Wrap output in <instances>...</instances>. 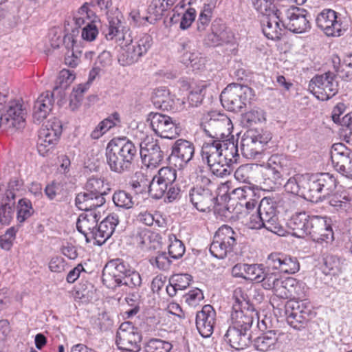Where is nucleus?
<instances>
[{
    "label": "nucleus",
    "instance_id": "ea45409f",
    "mask_svg": "<svg viewBox=\"0 0 352 352\" xmlns=\"http://www.w3.org/2000/svg\"><path fill=\"white\" fill-rule=\"evenodd\" d=\"M69 40L72 43V54L70 60L67 61V66L75 68L80 63L82 51L80 48L82 44V38H81V30L79 28H74L69 34Z\"/></svg>",
    "mask_w": 352,
    "mask_h": 352
},
{
    "label": "nucleus",
    "instance_id": "0eeeda50",
    "mask_svg": "<svg viewBox=\"0 0 352 352\" xmlns=\"http://www.w3.org/2000/svg\"><path fill=\"white\" fill-rule=\"evenodd\" d=\"M279 18L283 19V26L294 33H304L308 32L311 28V13L294 6H285L280 8Z\"/></svg>",
    "mask_w": 352,
    "mask_h": 352
},
{
    "label": "nucleus",
    "instance_id": "f03ea898",
    "mask_svg": "<svg viewBox=\"0 0 352 352\" xmlns=\"http://www.w3.org/2000/svg\"><path fill=\"white\" fill-rule=\"evenodd\" d=\"M66 70L62 69L56 81L52 92L42 93L34 102L32 119L36 124H41L51 112L54 100L57 104L63 106L66 102Z\"/></svg>",
    "mask_w": 352,
    "mask_h": 352
},
{
    "label": "nucleus",
    "instance_id": "4be33fe9",
    "mask_svg": "<svg viewBox=\"0 0 352 352\" xmlns=\"http://www.w3.org/2000/svg\"><path fill=\"white\" fill-rule=\"evenodd\" d=\"M258 211L266 230L278 236L285 235V230L279 223L276 208L274 202L267 198L263 199L258 205Z\"/></svg>",
    "mask_w": 352,
    "mask_h": 352
},
{
    "label": "nucleus",
    "instance_id": "c03bdc74",
    "mask_svg": "<svg viewBox=\"0 0 352 352\" xmlns=\"http://www.w3.org/2000/svg\"><path fill=\"white\" fill-rule=\"evenodd\" d=\"M120 123V114L118 112H114L101 121L91 131L90 136L94 140H98L111 129L118 125Z\"/></svg>",
    "mask_w": 352,
    "mask_h": 352
},
{
    "label": "nucleus",
    "instance_id": "473e14b6",
    "mask_svg": "<svg viewBox=\"0 0 352 352\" xmlns=\"http://www.w3.org/2000/svg\"><path fill=\"white\" fill-rule=\"evenodd\" d=\"M120 222L118 214L116 212L109 214L99 224L95 232L94 239L98 245H103L113 234L116 227Z\"/></svg>",
    "mask_w": 352,
    "mask_h": 352
},
{
    "label": "nucleus",
    "instance_id": "6ab92c4d",
    "mask_svg": "<svg viewBox=\"0 0 352 352\" xmlns=\"http://www.w3.org/2000/svg\"><path fill=\"white\" fill-rule=\"evenodd\" d=\"M308 288L306 285L298 281L296 279L289 277L283 280L282 283L277 291L276 297L273 298L271 303L274 307L275 305L279 306L278 302V300L277 298L295 300H307Z\"/></svg>",
    "mask_w": 352,
    "mask_h": 352
},
{
    "label": "nucleus",
    "instance_id": "bb28decb",
    "mask_svg": "<svg viewBox=\"0 0 352 352\" xmlns=\"http://www.w3.org/2000/svg\"><path fill=\"white\" fill-rule=\"evenodd\" d=\"M19 186L16 180L10 181L8 189L3 191L0 188V221L2 224H9L13 218L15 204V189Z\"/></svg>",
    "mask_w": 352,
    "mask_h": 352
},
{
    "label": "nucleus",
    "instance_id": "58836bf2",
    "mask_svg": "<svg viewBox=\"0 0 352 352\" xmlns=\"http://www.w3.org/2000/svg\"><path fill=\"white\" fill-rule=\"evenodd\" d=\"M283 280L280 273L272 267H270L269 265L267 264L258 283H261L265 289L273 290L276 295Z\"/></svg>",
    "mask_w": 352,
    "mask_h": 352
},
{
    "label": "nucleus",
    "instance_id": "393cba45",
    "mask_svg": "<svg viewBox=\"0 0 352 352\" xmlns=\"http://www.w3.org/2000/svg\"><path fill=\"white\" fill-rule=\"evenodd\" d=\"M316 23L328 36H340L342 34V21L333 10L325 9L320 12L316 18Z\"/></svg>",
    "mask_w": 352,
    "mask_h": 352
},
{
    "label": "nucleus",
    "instance_id": "338daca9",
    "mask_svg": "<svg viewBox=\"0 0 352 352\" xmlns=\"http://www.w3.org/2000/svg\"><path fill=\"white\" fill-rule=\"evenodd\" d=\"M243 120L250 125L265 120V112L260 108H254L243 115Z\"/></svg>",
    "mask_w": 352,
    "mask_h": 352
},
{
    "label": "nucleus",
    "instance_id": "dca6fc26",
    "mask_svg": "<svg viewBox=\"0 0 352 352\" xmlns=\"http://www.w3.org/2000/svg\"><path fill=\"white\" fill-rule=\"evenodd\" d=\"M142 336L138 328L131 322H122L116 333V343L120 349L137 352L141 346Z\"/></svg>",
    "mask_w": 352,
    "mask_h": 352
},
{
    "label": "nucleus",
    "instance_id": "c85d7f7f",
    "mask_svg": "<svg viewBox=\"0 0 352 352\" xmlns=\"http://www.w3.org/2000/svg\"><path fill=\"white\" fill-rule=\"evenodd\" d=\"M266 264L280 274H294L300 269L296 258L282 253H271L267 258Z\"/></svg>",
    "mask_w": 352,
    "mask_h": 352
},
{
    "label": "nucleus",
    "instance_id": "e2e57ef3",
    "mask_svg": "<svg viewBox=\"0 0 352 352\" xmlns=\"http://www.w3.org/2000/svg\"><path fill=\"white\" fill-rule=\"evenodd\" d=\"M206 86L204 84L199 85L197 87L192 89L188 96V102L190 107H197L201 103L204 90Z\"/></svg>",
    "mask_w": 352,
    "mask_h": 352
},
{
    "label": "nucleus",
    "instance_id": "a18cd8bd",
    "mask_svg": "<svg viewBox=\"0 0 352 352\" xmlns=\"http://www.w3.org/2000/svg\"><path fill=\"white\" fill-rule=\"evenodd\" d=\"M59 138L54 136L48 130V126L41 129L37 141V149L41 155L45 156L53 148Z\"/></svg>",
    "mask_w": 352,
    "mask_h": 352
},
{
    "label": "nucleus",
    "instance_id": "3c124183",
    "mask_svg": "<svg viewBox=\"0 0 352 352\" xmlns=\"http://www.w3.org/2000/svg\"><path fill=\"white\" fill-rule=\"evenodd\" d=\"M88 84H79L73 88L70 94L69 106L72 110L79 107L83 98V94L89 89Z\"/></svg>",
    "mask_w": 352,
    "mask_h": 352
},
{
    "label": "nucleus",
    "instance_id": "79ce46f5",
    "mask_svg": "<svg viewBox=\"0 0 352 352\" xmlns=\"http://www.w3.org/2000/svg\"><path fill=\"white\" fill-rule=\"evenodd\" d=\"M127 32L128 30L118 17H111L109 19L108 27L103 31V34L108 41H124Z\"/></svg>",
    "mask_w": 352,
    "mask_h": 352
},
{
    "label": "nucleus",
    "instance_id": "7c9ffc66",
    "mask_svg": "<svg viewBox=\"0 0 352 352\" xmlns=\"http://www.w3.org/2000/svg\"><path fill=\"white\" fill-rule=\"evenodd\" d=\"M224 340L231 347L236 350L244 349L252 342L251 330L236 328L231 325L224 335Z\"/></svg>",
    "mask_w": 352,
    "mask_h": 352
},
{
    "label": "nucleus",
    "instance_id": "052dcab7",
    "mask_svg": "<svg viewBox=\"0 0 352 352\" xmlns=\"http://www.w3.org/2000/svg\"><path fill=\"white\" fill-rule=\"evenodd\" d=\"M326 218L319 216H309L307 223V229L306 236H309L314 241L316 240V235L317 232L323 223Z\"/></svg>",
    "mask_w": 352,
    "mask_h": 352
},
{
    "label": "nucleus",
    "instance_id": "39448f33",
    "mask_svg": "<svg viewBox=\"0 0 352 352\" xmlns=\"http://www.w3.org/2000/svg\"><path fill=\"white\" fill-rule=\"evenodd\" d=\"M253 96L254 91L248 86L232 83L221 91L220 100L227 110L239 112L250 102Z\"/></svg>",
    "mask_w": 352,
    "mask_h": 352
},
{
    "label": "nucleus",
    "instance_id": "2f4dec72",
    "mask_svg": "<svg viewBox=\"0 0 352 352\" xmlns=\"http://www.w3.org/2000/svg\"><path fill=\"white\" fill-rule=\"evenodd\" d=\"M93 210H85L86 213L80 214L76 222L78 231L85 236L87 242L94 239L98 221V215Z\"/></svg>",
    "mask_w": 352,
    "mask_h": 352
},
{
    "label": "nucleus",
    "instance_id": "72a5a7b5",
    "mask_svg": "<svg viewBox=\"0 0 352 352\" xmlns=\"http://www.w3.org/2000/svg\"><path fill=\"white\" fill-rule=\"evenodd\" d=\"M263 34L271 40H280L284 29L283 19L278 17V14H271L263 16L261 21Z\"/></svg>",
    "mask_w": 352,
    "mask_h": 352
},
{
    "label": "nucleus",
    "instance_id": "e433bc0d",
    "mask_svg": "<svg viewBox=\"0 0 352 352\" xmlns=\"http://www.w3.org/2000/svg\"><path fill=\"white\" fill-rule=\"evenodd\" d=\"M177 0H152L148 7V14L146 19L151 23L160 20L164 12L170 10Z\"/></svg>",
    "mask_w": 352,
    "mask_h": 352
},
{
    "label": "nucleus",
    "instance_id": "a878e982",
    "mask_svg": "<svg viewBox=\"0 0 352 352\" xmlns=\"http://www.w3.org/2000/svg\"><path fill=\"white\" fill-rule=\"evenodd\" d=\"M194 154L193 143L184 139H179L171 146L169 161L179 168H182L192 159Z\"/></svg>",
    "mask_w": 352,
    "mask_h": 352
},
{
    "label": "nucleus",
    "instance_id": "49530a36",
    "mask_svg": "<svg viewBox=\"0 0 352 352\" xmlns=\"http://www.w3.org/2000/svg\"><path fill=\"white\" fill-rule=\"evenodd\" d=\"M322 270L325 275L338 276L342 270V265L340 258L333 255H327L323 258Z\"/></svg>",
    "mask_w": 352,
    "mask_h": 352
},
{
    "label": "nucleus",
    "instance_id": "cd10ccee",
    "mask_svg": "<svg viewBox=\"0 0 352 352\" xmlns=\"http://www.w3.org/2000/svg\"><path fill=\"white\" fill-rule=\"evenodd\" d=\"M204 144L209 147L214 146V149L217 150V155L226 160L228 164L232 166L237 163L239 159L238 146L231 138L221 140H208Z\"/></svg>",
    "mask_w": 352,
    "mask_h": 352
},
{
    "label": "nucleus",
    "instance_id": "412c9836",
    "mask_svg": "<svg viewBox=\"0 0 352 352\" xmlns=\"http://www.w3.org/2000/svg\"><path fill=\"white\" fill-rule=\"evenodd\" d=\"M291 160L284 155L274 154L270 157L266 164L267 175L275 185H281L284 178L290 174Z\"/></svg>",
    "mask_w": 352,
    "mask_h": 352
},
{
    "label": "nucleus",
    "instance_id": "774afa93",
    "mask_svg": "<svg viewBox=\"0 0 352 352\" xmlns=\"http://www.w3.org/2000/svg\"><path fill=\"white\" fill-rule=\"evenodd\" d=\"M192 280V276L188 274H175L170 278V283L179 290H184Z\"/></svg>",
    "mask_w": 352,
    "mask_h": 352
},
{
    "label": "nucleus",
    "instance_id": "13d9d810",
    "mask_svg": "<svg viewBox=\"0 0 352 352\" xmlns=\"http://www.w3.org/2000/svg\"><path fill=\"white\" fill-rule=\"evenodd\" d=\"M125 285L131 289L139 288L142 285V278L139 272L130 268L120 283V286Z\"/></svg>",
    "mask_w": 352,
    "mask_h": 352
},
{
    "label": "nucleus",
    "instance_id": "0e129e2a",
    "mask_svg": "<svg viewBox=\"0 0 352 352\" xmlns=\"http://www.w3.org/2000/svg\"><path fill=\"white\" fill-rule=\"evenodd\" d=\"M212 32L207 36V40L210 45L217 46L223 42L228 41L226 33L224 31V26L221 28V30H217L216 28V25L212 24Z\"/></svg>",
    "mask_w": 352,
    "mask_h": 352
},
{
    "label": "nucleus",
    "instance_id": "603ef678",
    "mask_svg": "<svg viewBox=\"0 0 352 352\" xmlns=\"http://www.w3.org/2000/svg\"><path fill=\"white\" fill-rule=\"evenodd\" d=\"M154 177L168 188V186L173 185L175 182L177 172L176 170L173 168L168 166L163 167L158 170L157 174Z\"/></svg>",
    "mask_w": 352,
    "mask_h": 352
},
{
    "label": "nucleus",
    "instance_id": "9d476101",
    "mask_svg": "<svg viewBox=\"0 0 352 352\" xmlns=\"http://www.w3.org/2000/svg\"><path fill=\"white\" fill-rule=\"evenodd\" d=\"M153 44V38L148 34H142L134 40L122 47L118 56V62L122 66L131 65L137 63L146 54Z\"/></svg>",
    "mask_w": 352,
    "mask_h": 352
},
{
    "label": "nucleus",
    "instance_id": "c756f323",
    "mask_svg": "<svg viewBox=\"0 0 352 352\" xmlns=\"http://www.w3.org/2000/svg\"><path fill=\"white\" fill-rule=\"evenodd\" d=\"M196 327L204 338H209L216 324V311L210 305H204L196 314Z\"/></svg>",
    "mask_w": 352,
    "mask_h": 352
},
{
    "label": "nucleus",
    "instance_id": "bf43d9fd",
    "mask_svg": "<svg viewBox=\"0 0 352 352\" xmlns=\"http://www.w3.org/2000/svg\"><path fill=\"white\" fill-rule=\"evenodd\" d=\"M153 265H155L159 270L167 271L172 264L171 258L166 252H158L157 255L150 260Z\"/></svg>",
    "mask_w": 352,
    "mask_h": 352
},
{
    "label": "nucleus",
    "instance_id": "f704fd0d",
    "mask_svg": "<svg viewBox=\"0 0 352 352\" xmlns=\"http://www.w3.org/2000/svg\"><path fill=\"white\" fill-rule=\"evenodd\" d=\"M309 176L297 174L285 183V190L291 194L300 195L309 200Z\"/></svg>",
    "mask_w": 352,
    "mask_h": 352
},
{
    "label": "nucleus",
    "instance_id": "8fccbe9b",
    "mask_svg": "<svg viewBox=\"0 0 352 352\" xmlns=\"http://www.w3.org/2000/svg\"><path fill=\"white\" fill-rule=\"evenodd\" d=\"M34 213L31 201L25 198L21 199L18 203L16 219L19 223H23Z\"/></svg>",
    "mask_w": 352,
    "mask_h": 352
},
{
    "label": "nucleus",
    "instance_id": "6e6d98bb",
    "mask_svg": "<svg viewBox=\"0 0 352 352\" xmlns=\"http://www.w3.org/2000/svg\"><path fill=\"white\" fill-rule=\"evenodd\" d=\"M316 241L317 243H329L333 241V232L330 224L327 223L325 219L322 223V226L316 232Z\"/></svg>",
    "mask_w": 352,
    "mask_h": 352
},
{
    "label": "nucleus",
    "instance_id": "b1692460",
    "mask_svg": "<svg viewBox=\"0 0 352 352\" xmlns=\"http://www.w3.org/2000/svg\"><path fill=\"white\" fill-rule=\"evenodd\" d=\"M216 151L214 146L209 147L204 143L201 151L202 161L207 164L214 175L219 177H226L231 173V165L217 155Z\"/></svg>",
    "mask_w": 352,
    "mask_h": 352
},
{
    "label": "nucleus",
    "instance_id": "4c0bfd02",
    "mask_svg": "<svg viewBox=\"0 0 352 352\" xmlns=\"http://www.w3.org/2000/svg\"><path fill=\"white\" fill-rule=\"evenodd\" d=\"M309 215L305 212H296L287 221V227L292 230V235L298 238L306 236Z\"/></svg>",
    "mask_w": 352,
    "mask_h": 352
},
{
    "label": "nucleus",
    "instance_id": "69168bd1",
    "mask_svg": "<svg viewBox=\"0 0 352 352\" xmlns=\"http://www.w3.org/2000/svg\"><path fill=\"white\" fill-rule=\"evenodd\" d=\"M18 228L11 227L8 228L4 234L0 236V247L4 250H9L16 237Z\"/></svg>",
    "mask_w": 352,
    "mask_h": 352
},
{
    "label": "nucleus",
    "instance_id": "c9c22d12",
    "mask_svg": "<svg viewBox=\"0 0 352 352\" xmlns=\"http://www.w3.org/2000/svg\"><path fill=\"white\" fill-rule=\"evenodd\" d=\"M152 101L154 106L163 111H172L175 109L176 101L174 96L170 95L169 90L165 87H161L154 90L152 95Z\"/></svg>",
    "mask_w": 352,
    "mask_h": 352
},
{
    "label": "nucleus",
    "instance_id": "de8ad7c7",
    "mask_svg": "<svg viewBox=\"0 0 352 352\" xmlns=\"http://www.w3.org/2000/svg\"><path fill=\"white\" fill-rule=\"evenodd\" d=\"M114 205L120 208L128 210L133 207L134 201L132 195L124 190H117L112 195Z\"/></svg>",
    "mask_w": 352,
    "mask_h": 352
},
{
    "label": "nucleus",
    "instance_id": "5701e85b",
    "mask_svg": "<svg viewBox=\"0 0 352 352\" xmlns=\"http://www.w3.org/2000/svg\"><path fill=\"white\" fill-rule=\"evenodd\" d=\"M140 155L142 163L147 166L156 167L164 157L157 140L146 137L140 144Z\"/></svg>",
    "mask_w": 352,
    "mask_h": 352
},
{
    "label": "nucleus",
    "instance_id": "37998d69",
    "mask_svg": "<svg viewBox=\"0 0 352 352\" xmlns=\"http://www.w3.org/2000/svg\"><path fill=\"white\" fill-rule=\"evenodd\" d=\"M283 0H252L254 8L263 16L273 14H278L279 10L285 5L282 3Z\"/></svg>",
    "mask_w": 352,
    "mask_h": 352
},
{
    "label": "nucleus",
    "instance_id": "a19ab883",
    "mask_svg": "<svg viewBox=\"0 0 352 352\" xmlns=\"http://www.w3.org/2000/svg\"><path fill=\"white\" fill-rule=\"evenodd\" d=\"M352 195L349 190L338 189L329 196V204L336 210L346 211L351 206Z\"/></svg>",
    "mask_w": 352,
    "mask_h": 352
},
{
    "label": "nucleus",
    "instance_id": "4d7b16f0",
    "mask_svg": "<svg viewBox=\"0 0 352 352\" xmlns=\"http://www.w3.org/2000/svg\"><path fill=\"white\" fill-rule=\"evenodd\" d=\"M168 187L166 186L161 181L153 177L148 186L149 195L155 199H160L165 195Z\"/></svg>",
    "mask_w": 352,
    "mask_h": 352
},
{
    "label": "nucleus",
    "instance_id": "ddd939ff",
    "mask_svg": "<svg viewBox=\"0 0 352 352\" xmlns=\"http://www.w3.org/2000/svg\"><path fill=\"white\" fill-rule=\"evenodd\" d=\"M337 179L329 173H321L309 176V200L321 201L331 195L337 187Z\"/></svg>",
    "mask_w": 352,
    "mask_h": 352
},
{
    "label": "nucleus",
    "instance_id": "7ed1b4c3",
    "mask_svg": "<svg viewBox=\"0 0 352 352\" xmlns=\"http://www.w3.org/2000/svg\"><path fill=\"white\" fill-rule=\"evenodd\" d=\"M110 189L105 186L102 177H89L85 184V192L78 193L75 199L76 206L81 210H94L104 204V195Z\"/></svg>",
    "mask_w": 352,
    "mask_h": 352
},
{
    "label": "nucleus",
    "instance_id": "423d86ee",
    "mask_svg": "<svg viewBox=\"0 0 352 352\" xmlns=\"http://www.w3.org/2000/svg\"><path fill=\"white\" fill-rule=\"evenodd\" d=\"M201 126L210 140H221L233 138L232 135L233 124L226 115L214 111L204 115L201 119Z\"/></svg>",
    "mask_w": 352,
    "mask_h": 352
},
{
    "label": "nucleus",
    "instance_id": "09e8293b",
    "mask_svg": "<svg viewBox=\"0 0 352 352\" xmlns=\"http://www.w3.org/2000/svg\"><path fill=\"white\" fill-rule=\"evenodd\" d=\"M333 166L342 176L352 179V153L347 157H340Z\"/></svg>",
    "mask_w": 352,
    "mask_h": 352
},
{
    "label": "nucleus",
    "instance_id": "1a4fd4ad",
    "mask_svg": "<svg viewBox=\"0 0 352 352\" xmlns=\"http://www.w3.org/2000/svg\"><path fill=\"white\" fill-rule=\"evenodd\" d=\"M311 303L307 300H289L285 305L287 323L294 329H305L314 314Z\"/></svg>",
    "mask_w": 352,
    "mask_h": 352
},
{
    "label": "nucleus",
    "instance_id": "f257e3e1",
    "mask_svg": "<svg viewBox=\"0 0 352 352\" xmlns=\"http://www.w3.org/2000/svg\"><path fill=\"white\" fill-rule=\"evenodd\" d=\"M138 148L124 137L113 139L106 148V161L109 169L116 173L123 174L131 170Z\"/></svg>",
    "mask_w": 352,
    "mask_h": 352
},
{
    "label": "nucleus",
    "instance_id": "aec40b11",
    "mask_svg": "<svg viewBox=\"0 0 352 352\" xmlns=\"http://www.w3.org/2000/svg\"><path fill=\"white\" fill-rule=\"evenodd\" d=\"M147 121L153 131L162 138L173 139L179 135V128L172 118L166 115L159 113L148 114Z\"/></svg>",
    "mask_w": 352,
    "mask_h": 352
},
{
    "label": "nucleus",
    "instance_id": "9b49d317",
    "mask_svg": "<svg viewBox=\"0 0 352 352\" xmlns=\"http://www.w3.org/2000/svg\"><path fill=\"white\" fill-rule=\"evenodd\" d=\"M199 180L201 184H197L190 190L188 197L197 210L205 212L215 206L217 196L213 193V185L208 177L201 176Z\"/></svg>",
    "mask_w": 352,
    "mask_h": 352
},
{
    "label": "nucleus",
    "instance_id": "2eb2a0df",
    "mask_svg": "<svg viewBox=\"0 0 352 352\" xmlns=\"http://www.w3.org/2000/svg\"><path fill=\"white\" fill-rule=\"evenodd\" d=\"M268 323H270V320L268 318L258 322L259 329L264 333L254 340L255 349L262 352L278 350L282 345L280 338L284 333L278 331L268 329L270 328Z\"/></svg>",
    "mask_w": 352,
    "mask_h": 352
},
{
    "label": "nucleus",
    "instance_id": "f3484780",
    "mask_svg": "<svg viewBox=\"0 0 352 352\" xmlns=\"http://www.w3.org/2000/svg\"><path fill=\"white\" fill-rule=\"evenodd\" d=\"M26 111L20 101H12L0 113V129H23L25 126Z\"/></svg>",
    "mask_w": 352,
    "mask_h": 352
},
{
    "label": "nucleus",
    "instance_id": "5fc2aeb1",
    "mask_svg": "<svg viewBox=\"0 0 352 352\" xmlns=\"http://www.w3.org/2000/svg\"><path fill=\"white\" fill-rule=\"evenodd\" d=\"M171 348L170 342L157 338L149 340L145 346L146 352H169Z\"/></svg>",
    "mask_w": 352,
    "mask_h": 352
},
{
    "label": "nucleus",
    "instance_id": "20e7f679",
    "mask_svg": "<svg viewBox=\"0 0 352 352\" xmlns=\"http://www.w3.org/2000/svg\"><path fill=\"white\" fill-rule=\"evenodd\" d=\"M232 298V326L251 330L255 311L254 305L250 302L247 294L241 288L234 289Z\"/></svg>",
    "mask_w": 352,
    "mask_h": 352
},
{
    "label": "nucleus",
    "instance_id": "6e6552de",
    "mask_svg": "<svg viewBox=\"0 0 352 352\" xmlns=\"http://www.w3.org/2000/svg\"><path fill=\"white\" fill-rule=\"evenodd\" d=\"M239 238V234L228 225H223L215 232L210 245V252L218 259L232 255Z\"/></svg>",
    "mask_w": 352,
    "mask_h": 352
},
{
    "label": "nucleus",
    "instance_id": "a211bd4d",
    "mask_svg": "<svg viewBox=\"0 0 352 352\" xmlns=\"http://www.w3.org/2000/svg\"><path fill=\"white\" fill-rule=\"evenodd\" d=\"M130 268L129 263L122 258H116L108 261L102 270L103 284L112 289L120 287L122 279L129 272Z\"/></svg>",
    "mask_w": 352,
    "mask_h": 352
},
{
    "label": "nucleus",
    "instance_id": "864d4df0",
    "mask_svg": "<svg viewBox=\"0 0 352 352\" xmlns=\"http://www.w3.org/2000/svg\"><path fill=\"white\" fill-rule=\"evenodd\" d=\"M169 240L170 244L168 247L169 256L175 260L182 258L186 250L183 242L177 239L175 236L170 237Z\"/></svg>",
    "mask_w": 352,
    "mask_h": 352
},
{
    "label": "nucleus",
    "instance_id": "f8f14e48",
    "mask_svg": "<svg viewBox=\"0 0 352 352\" xmlns=\"http://www.w3.org/2000/svg\"><path fill=\"white\" fill-rule=\"evenodd\" d=\"M272 139L269 131L250 129L243 135L241 140V150L246 158L254 159L261 155L263 147Z\"/></svg>",
    "mask_w": 352,
    "mask_h": 352
},
{
    "label": "nucleus",
    "instance_id": "680f3d73",
    "mask_svg": "<svg viewBox=\"0 0 352 352\" xmlns=\"http://www.w3.org/2000/svg\"><path fill=\"white\" fill-rule=\"evenodd\" d=\"M352 153L351 150L346 147L343 143H336L333 144L331 149V160L332 164L337 162L340 157H347Z\"/></svg>",
    "mask_w": 352,
    "mask_h": 352
},
{
    "label": "nucleus",
    "instance_id": "4468645a",
    "mask_svg": "<svg viewBox=\"0 0 352 352\" xmlns=\"http://www.w3.org/2000/svg\"><path fill=\"white\" fill-rule=\"evenodd\" d=\"M309 88L318 99L326 101L338 93L339 85L336 75L328 72L314 76L310 81Z\"/></svg>",
    "mask_w": 352,
    "mask_h": 352
}]
</instances>
